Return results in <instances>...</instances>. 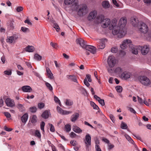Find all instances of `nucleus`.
<instances>
[{
    "mask_svg": "<svg viewBox=\"0 0 151 151\" xmlns=\"http://www.w3.org/2000/svg\"><path fill=\"white\" fill-rule=\"evenodd\" d=\"M25 50L27 52H32L34 50V48L33 46L28 45L25 48Z\"/></svg>",
    "mask_w": 151,
    "mask_h": 151,
    "instance_id": "29",
    "label": "nucleus"
},
{
    "mask_svg": "<svg viewBox=\"0 0 151 151\" xmlns=\"http://www.w3.org/2000/svg\"><path fill=\"white\" fill-rule=\"evenodd\" d=\"M67 77L71 81L76 83H78L77 77L74 75H67Z\"/></svg>",
    "mask_w": 151,
    "mask_h": 151,
    "instance_id": "25",
    "label": "nucleus"
},
{
    "mask_svg": "<svg viewBox=\"0 0 151 151\" xmlns=\"http://www.w3.org/2000/svg\"><path fill=\"white\" fill-rule=\"evenodd\" d=\"M51 114L50 111L45 110L42 114V117L45 119H47L48 118Z\"/></svg>",
    "mask_w": 151,
    "mask_h": 151,
    "instance_id": "22",
    "label": "nucleus"
},
{
    "mask_svg": "<svg viewBox=\"0 0 151 151\" xmlns=\"http://www.w3.org/2000/svg\"><path fill=\"white\" fill-rule=\"evenodd\" d=\"M102 5L104 8L106 9L109 8L110 6L109 2L106 1H104L102 2Z\"/></svg>",
    "mask_w": 151,
    "mask_h": 151,
    "instance_id": "27",
    "label": "nucleus"
},
{
    "mask_svg": "<svg viewBox=\"0 0 151 151\" xmlns=\"http://www.w3.org/2000/svg\"><path fill=\"white\" fill-rule=\"evenodd\" d=\"M17 107L21 111H23L24 110V107L21 104H18L17 105Z\"/></svg>",
    "mask_w": 151,
    "mask_h": 151,
    "instance_id": "43",
    "label": "nucleus"
},
{
    "mask_svg": "<svg viewBox=\"0 0 151 151\" xmlns=\"http://www.w3.org/2000/svg\"><path fill=\"white\" fill-rule=\"evenodd\" d=\"M98 22L101 23V26L104 28L107 27L111 24L110 20L108 18L104 19V17L102 15L97 17Z\"/></svg>",
    "mask_w": 151,
    "mask_h": 151,
    "instance_id": "2",
    "label": "nucleus"
},
{
    "mask_svg": "<svg viewBox=\"0 0 151 151\" xmlns=\"http://www.w3.org/2000/svg\"><path fill=\"white\" fill-rule=\"evenodd\" d=\"M128 109L131 112L133 113L134 114H135L136 113V111L134 110V109L131 107H128Z\"/></svg>",
    "mask_w": 151,
    "mask_h": 151,
    "instance_id": "61",
    "label": "nucleus"
},
{
    "mask_svg": "<svg viewBox=\"0 0 151 151\" xmlns=\"http://www.w3.org/2000/svg\"><path fill=\"white\" fill-rule=\"evenodd\" d=\"M117 91L119 93L121 92L122 90V87L120 86H117L116 87Z\"/></svg>",
    "mask_w": 151,
    "mask_h": 151,
    "instance_id": "47",
    "label": "nucleus"
},
{
    "mask_svg": "<svg viewBox=\"0 0 151 151\" xmlns=\"http://www.w3.org/2000/svg\"><path fill=\"white\" fill-rule=\"evenodd\" d=\"M42 56L40 55L37 54H35L34 55V58L36 60L40 61L42 59Z\"/></svg>",
    "mask_w": 151,
    "mask_h": 151,
    "instance_id": "36",
    "label": "nucleus"
},
{
    "mask_svg": "<svg viewBox=\"0 0 151 151\" xmlns=\"http://www.w3.org/2000/svg\"><path fill=\"white\" fill-rule=\"evenodd\" d=\"M76 1V0H64V4L67 6L71 5L73 10H77L78 6V4Z\"/></svg>",
    "mask_w": 151,
    "mask_h": 151,
    "instance_id": "5",
    "label": "nucleus"
},
{
    "mask_svg": "<svg viewBox=\"0 0 151 151\" xmlns=\"http://www.w3.org/2000/svg\"><path fill=\"white\" fill-rule=\"evenodd\" d=\"M28 115L27 113L25 114L21 118L22 122L25 124L27 122L28 118Z\"/></svg>",
    "mask_w": 151,
    "mask_h": 151,
    "instance_id": "26",
    "label": "nucleus"
},
{
    "mask_svg": "<svg viewBox=\"0 0 151 151\" xmlns=\"http://www.w3.org/2000/svg\"><path fill=\"white\" fill-rule=\"evenodd\" d=\"M91 105L92 106L93 109H99L98 106L96 105L93 102H91L90 103Z\"/></svg>",
    "mask_w": 151,
    "mask_h": 151,
    "instance_id": "46",
    "label": "nucleus"
},
{
    "mask_svg": "<svg viewBox=\"0 0 151 151\" xmlns=\"http://www.w3.org/2000/svg\"><path fill=\"white\" fill-rule=\"evenodd\" d=\"M121 128L123 129H126L127 128V126L125 123L122 122L121 125Z\"/></svg>",
    "mask_w": 151,
    "mask_h": 151,
    "instance_id": "40",
    "label": "nucleus"
},
{
    "mask_svg": "<svg viewBox=\"0 0 151 151\" xmlns=\"http://www.w3.org/2000/svg\"><path fill=\"white\" fill-rule=\"evenodd\" d=\"M116 60L114 56L112 55H109L107 59V63L109 68L108 69L109 72L112 73L113 71L112 68L115 65Z\"/></svg>",
    "mask_w": 151,
    "mask_h": 151,
    "instance_id": "3",
    "label": "nucleus"
},
{
    "mask_svg": "<svg viewBox=\"0 0 151 151\" xmlns=\"http://www.w3.org/2000/svg\"><path fill=\"white\" fill-rule=\"evenodd\" d=\"M76 41L77 44H79L84 49L86 46L87 45L84 40L81 38L77 39Z\"/></svg>",
    "mask_w": 151,
    "mask_h": 151,
    "instance_id": "12",
    "label": "nucleus"
},
{
    "mask_svg": "<svg viewBox=\"0 0 151 151\" xmlns=\"http://www.w3.org/2000/svg\"><path fill=\"white\" fill-rule=\"evenodd\" d=\"M95 148L96 151H101L100 146L96 144L95 145Z\"/></svg>",
    "mask_w": 151,
    "mask_h": 151,
    "instance_id": "56",
    "label": "nucleus"
},
{
    "mask_svg": "<svg viewBox=\"0 0 151 151\" xmlns=\"http://www.w3.org/2000/svg\"><path fill=\"white\" fill-rule=\"evenodd\" d=\"M13 40H14V42H15V41L17 40L19 38V35L18 34H13L12 36H11Z\"/></svg>",
    "mask_w": 151,
    "mask_h": 151,
    "instance_id": "39",
    "label": "nucleus"
},
{
    "mask_svg": "<svg viewBox=\"0 0 151 151\" xmlns=\"http://www.w3.org/2000/svg\"><path fill=\"white\" fill-rule=\"evenodd\" d=\"M5 74L7 75H10L12 74V72L11 70H6L4 72Z\"/></svg>",
    "mask_w": 151,
    "mask_h": 151,
    "instance_id": "51",
    "label": "nucleus"
},
{
    "mask_svg": "<svg viewBox=\"0 0 151 151\" xmlns=\"http://www.w3.org/2000/svg\"><path fill=\"white\" fill-rule=\"evenodd\" d=\"M45 85L51 91L53 90V88L52 86L49 83L45 82Z\"/></svg>",
    "mask_w": 151,
    "mask_h": 151,
    "instance_id": "37",
    "label": "nucleus"
},
{
    "mask_svg": "<svg viewBox=\"0 0 151 151\" xmlns=\"http://www.w3.org/2000/svg\"><path fill=\"white\" fill-rule=\"evenodd\" d=\"M13 21H10L7 25V30L9 31L10 30H13L14 28V26Z\"/></svg>",
    "mask_w": 151,
    "mask_h": 151,
    "instance_id": "20",
    "label": "nucleus"
},
{
    "mask_svg": "<svg viewBox=\"0 0 151 151\" xmlns=\"http://www.w3.org/2000/svg\"><path fill=\"white\" fill-rule=\"evenodd\" d=\"M65 128L67 132H70L71 129V126L69 124H66L65 126Z\"/></svg>",
    "mask_w": 151,
    "mask_h": 151,
    "instance_id": "42",
    "label": "nucleus"
},
{
    "mask_svg": "<svg viewBox=\"0 0 151 151\" xmlns=\"http://www.w3.org/2000/svg\"><path fill=\"white\" fill-rule=\"evenodd\" d=\"M6 105L9 107H12L14 105V102L13 100L8 98L5 101Z\"/></svg>",
    "mask_w": 151,
    "mask_h": 151,
    "instance_id": "17",
    "label": "nucleus"
},
{
    "mask_svg": "<svg viewBox=\"0 0 151 151\" xmlns=\"http://www.w3.org/2000/svg\"><path fill=\"white\" fill-rule=\"evenodd\" d=\"M84 84L87 87H88L90 86V84L87 81L86 78L84 80Z\"/></svg>",
    "mask_w": 151,
    "mask_h": 151,
    "instance_id": "55",
    "label": "nucleus"
},
{
    "mask_svg": "<svg viewBox=\"0 0 151 151\" xmlns=\"http://www.w3.org/2000/svg\"><path fill=\"white\" fill-rule=\"evenodd\" d=\"M86 78L88 79V81L89 82H91L92 80L91 78V75L89 74H87L86 76Z\"/></svg>",
    "mask_w": 151,
    "mask_h": 151,
    "instance_id": "57",
    "label": "nucleus"
},
{
    "mask_svg": "<svg viewBox=\"0 0 151 151\" xmlns=\"http://www.w3.org/2000/svg\"><path fill=\"white\" fill-rule=\"evenodd\" d=\"M22 90L24 92H30L32 91L31 87L28 86H25L22 87Z\"/></svg>",
    "mask_w": 151,
    "mask_h": 151,
    "instance_id": "21",
    "label": "nucleus"
},
{
    "mask_svg": "<svg viewBox=\"0 0 151 151\" xmlns=\"http://www.w3.org/2000/svg\"><path fill=\"white\" fill-rule=\"evenodd\" d=\"M53 27L55 29L57 32L60 31V28L58 24L56 23H54L52 25Z\"/></svg>",
    "mask_w": 151,
    "mask_h": 151,
    "instance_id": "41",
    "label": "nucleus"
},
{
    "mask_svg": "<svg viewBox=\"0 0 151 151\" xmlns=\"http://www.w3.org/2000/svg\"><path fill=\"white\" fill-rule=\"evenodd\" d=\"M97 14V12L96 11H93L91 12L88 17V20L91 21L95 19L96 16Z\"/></svg>",
    "mask_w": 151,
    "mask_h": 151,
    "instance_id": "16",
    "label": "nucleus"
},
{
    "mask_svg": "<svg viewBox=\"0 0 151 151\" xmlns=\"http://www.w3.org/2000/svg\"><path fill=\"white\" fill-rule=\"evenodd\" d=\"M57 110L58 112L63 115H67L72 113L71 111L64 110L59 106L57 107Z\"/></svg>",
    "mask_w": 151,
    "mask_h": 151,
    "instance_id": "19",
    "label": "nucleus"
},
{
    "mask_svg": "<svg viewBox=\"0 0 151 151\" xmlns=\"http://www.w3.org/2000/svg\"><path fill=\"white\" fill-rule=\"evenodd\" d=\"M138 79L140 82L145 86H148L150 84V81L149 78L145 76H139Z\"/></svg>",
    "mask_w": 151,
    "mask_h": 151,
    "instance_id": "6",
    "label": "nucleus"
},
{
    "mask_svg": "<svg viewBox=\"0 0 151 151\" xmlns=\"http://www.w3.org/2000/svg\"><path fill=\"white\" fill-rule=\"evenodd\" d=\"M124 135L130 143L134 144V141L129 135L126 134H125Z\"/></svg>",
    "mask_w": 151,
    "mask_h": 151,
    "instance_id": "32",
    "label": "nucleus"
},
{
    "mask_svg": "<svg viewBox=\"0 0 151 151\" xmlns=\"http://www.w3.org/2000/svg\"><path fill=\"white\" fill-rule=\"evenodd\" d=\"M37 117L36 115H34L32 116L31 119V122L33 124H35L37 122Z\"/></svg>",
    "mask_w": 151,
    "mask_h": 151,
    "instance_id": "33",
    "label": "nucleus"
},
{
    "mask_svg": "<svg viewBox=\"0 0 151 151\" xmlns=\"http://www.w3.org/2000/svg\"><path fill=\"white\" fill-rule=\"evenodd\" d=\"M4 114L5 116L7 118H10L11 116V114H10L8 112H4Z\"/></svg>",
    "mask_w": 151,
    "mask_h": 151,
    "instance_id": "59",
    "label": "nucleus"
},
{
    "mask_svg": "<svg viewBox=\"0 0 151 151\" xmlns=\"http://www.w3.org/2000/svg\"><path fill=\"white\" fill-rule=\"evenodd\" d=\"M98 101L102 106H103L105 105V103L104 100L100 99Z\"/></svg>",
    "mask_w": 151,
    "mask_h": 151,
    "instance_id": "58",
    "label": "nucleus"
},
{
    "mask_svg": "<svg viewBox=\"0 0 151 151\" xmlns=\"http://www.w3.org/2000/svg\"><path fill=\"white\" fill-rule=\"evenodd\" d=\"M47 75V76L48 78L50 79H52L54 78L53 74L51 72L50 70L48 68H47L46 69Z\"/></svg>",
    "mask_w": 151,
    "mask_h": 151,
    "instance_id": "24",
    "label": "nucleus"
},
{
    "mask_svg": "<svg viewBox=\"0 0 151 151\" xmlns=\"http://www.w3.org/2000/svg\"><path fill=\"white\" fill-rule=\"evenodd\" d=\"M79 114L77 112H75L74 114L70 116V120L72 122H75L79 118Z\"/></svg>",
    "mask_w": 151,
    "mask_h": 151,
    "instance_id": "15",
    "label": "nucleus"
},
{
    "mask_svg": "<svg viewBox=\"0 0 151 151\" xmlns=\"http://www.w3.org/2000/svg\"><path fill=\"white\" fill-rule=\"evenodd\" d=\"M21 30L24 32L26 33L29 32V29L27 28L24 27H22L21 28Z\"/></svg>",
    "mask_w": 151,
    "mask_h": 151,
    "instance_id": "44",
    "label": "nucleus"
},
{
    "mask_svg": "<svg viewBox=\"0 0 151 151\" xmlns=\"http://www.w3.org/2000/svg\"><path fill=\"white\" fill-rule=\"evenodd\" d=\"M130 73L125 71L121 74L120 77L123 79L127 80L130 78Z\"/></svg>",
    "mask_w": 151,
    "mask_h": 151,
    "instance_id": "18",
    "label": "nucleus"
},
{
    "mask_svg": "<svg viewBox=\"0 0 151 151\" xmlns=\"http://www.w3.org/2000/svg\"><path fill=\"white\" fill-rule=\"evenodd\" d=\"M127 23V19L125 17L121 18L119 21V25L122 28H125Z\"/></svg>",
    "mask_w": 151,
    "mask_h": 151,
    "instance_id": "11",
    "label": "nucleus"
},
{
    "mask_svg": "<svg viewBox=\"0 0 151 151\" xmlns=\"http://www.w3.org/2000/svg\"><path fill=\"white\" fill-rule=\"evenodd\" d=\"M113 28L112 33L114 35H118L119 38L123 37L126 33V30L125 28H122L120 27H112Z\"/></svg>",
    "mask_w": 151,
    "mask_h": 151,
    "instance_id": "1",
    "label": "nucleus"
},
{
    "mask_svg": "<svg viewBox=\"0 0 151 151\" xmlns=\"http://www.w3.org/2000/svg\"><path fill=\"white\" fill-rule=\"evenodd\" d=\"M118 51V48L116 47H113L111 49V51L113 53H116Z\"/></svg>",
    "mask_w": 151,
    "mask_h": 151,
    "instance_id": "48",
    "label": "nucleus"
},
{
    "mask_svg": "<svg viewBox=\"0 0 151 151\" xmlns=\"http://www.w3.org/2000/svg\"><path fill=\"white\" fill-rule=\"evenodd\" d=\"M117 22V20L116 19H114L112 20L111 26L112 27H109V29L110 30L112 29V27H116V24Z\"/></svg>",
    "mask_w": 151,
    "mask_h": 151,
    "instance_id": "31",
    "label": "nucleus"
},
{
    "mask_svg": "<svg viewBox=\"0 0 151 151\" xmlns=\"http://www.w3.org/2000/svg\"><path fill=\"white\" fill-rule=\"evenodd\" d=\"M73 103L70 100L68 99H67L66 102H65V104L66 105L68 106H71L73 104Z\"/></svg>",
    "mask_w": 151,
    "mask_h": 151,
    "instance_id": "45",
    "label": "nucleus"
},
{
    "mask_svg": "<svg viewBox=\"0 0 151 151\" xmlns=\"http://www.w3.org/2000/svg\"><path fill=\"white\" fill-rule=\"evenodd\" d=\"M114 147V146L111 144V143H109L108 144V149L109 150H110L113 148Z\"/></svg>",
    "mask_w": 151,
    "mask_h": 151,
    "instance_id": "64",
    "label": "nucleus"
},
{
    "mask_svg": "<svg viewBox=\"0 0 151 151\" xmlns=\"http://www.w3.org/2000/svg\"><path fill=\"white\" fill-rule=\"evenodd\" d=\"M49 125L50 126V131L52 132H54L55 131V129L53 125L51 124H49Z\"/></svg>",
    "mask_w": 151,
    "mask_h": 151,
    "instance_id": "50",
    "label": "nucleus"
},
{
    "mask_svg": "<svg viewBox=\"0 0 151 151\" xmlns=\"http://www.w3.org/2000/svg\"><path fill=\"white\" fill-rule=\"evenodd\" d=\"M84 49L90 51L93 54H95L96 52V48L93 46L87 45L86 46Z\"/></svg>",
    "mask_w": 151,
    "mask_h": 151,
    "instance_id": "14",
    "label": "nucleus"
},
{
    "mask_svg": "<svg viewBox=\"0 0 151 151\" xmlns=\"http://www.w3.org/2000/svg\"><path fill=\"white\" fill-rule=\"evenodd\" d=\"M35 135L39 139L41 138V134L40 131L39 130H37L35 131Z\"/></svg>",
    "mask_w": 151,
    "mask_h": 151,
    "instance_id": "35",
    "label": "nucleus"
},
{
    "mask_svg": "<svg viewBox=\"0 0 151 151\" xmlns=\"http://www.w3.org/2000/svg\"><path fill=\"white\" fill-rule=\"evenodd\" d=\"M6 42L9 43H14V42L11 36L8 37H7Z\"/></svg>",
    "mask_w": 151,
    "mask_h": 151,
    "instance_id": "34",
    "label": "nucleus"
},
{
    "mask_svg": "<svg viewBox=\"0 0 151 151\" xmlns=\"http://www.w3.org/2000/svg\"><path fill=\"white\" fill-rule=\"evenodd\" d=\"M113 3L117 7H119V5L116 0H112Z\"/></svg>",
    "mask_w": 151,
    "mask_h": 151,
    "instance_id": "63",
    "label": "nucleus"
},
{
    "mask_svg": "<svg viewBox=\"0 0 151 151\" xmlns=\"http://www.w3.org/2000/svg\"><path fill=\"white\" fill-rule=\"evenodd\" d=\"M139 49L141 51V54L143 55H146L150 51V48L149 45L139 46Z\"/></svg>",
    "mask_w": 151,
    "mask_h": 151,
    "instance_id": "9",
    "label": "nucleus"
},
{
    "mask_svg": "<svg viewBox=\"0 0 151 151\" xmlns=\"http://www.w3.org/2000/svg\"><path fill=\"white\" fill-rule=\"evenodd\" d=\"M23 8L22 6H18L16 8V10L18 12H20L23 10Z\"/></svg>",
    "mask_w": 151,
    "mask_h": 151,
    "instance_id": "54",
    "label": "nucleus"
},
{
    "mask_svg": "<svg viewBox=\"0 0 151 151\" xmlns=\"http://www.w3.org/2000/svg\"><path fill=\"white\" fill-rule=\"evenodd\" d=\"M98 44V47L99 49H104L105 46V42L107 41V40L106 39L102 40L98 39L97 40Z\"/></svg>",
    "mask_w": 151,
    "mask_h": 151,
    "instance_id": "10",
    "label": "nucleus"
},
{
    "mask_svg": "<svg viewBox=\"0 0 151 151\" xmlns=\"http://www.w3.org/2000/svg\"><path fill=\"white\" fill-rule=\"evenodd\" d=\"M139 31L144 34L147 33L148 31V27L147 25L142 22H139L138 26Z\"/></svg>",
    "mask_w": 151,
    "mask_h": 151,
    "instance_id": "7",
    "label": "nucleus"
},
{
    "mask_svg": "<svg viewBox=\"0 0 151 151\" xmlns=\"http://www.w3.org/2000/svg\"><path fill=\"white\" fill-rule=\"evenodd\" d=\"M44 106L45 104L43 103H39L38 104V107L40 109H42L43 108H44Z\"/></svg>",
    "mask_w": 151,
    "mask_h": 151,
    "instance_id": "52",
    "label": "nucleus"
},
{
    "mask_svg": "<svg viewBox=\"0 0 151 151\" xmlns=\"http://www.w3.org/2000/svg\"><path fill=\"white\" fill-rule=\"evenodd\" d=\"M130 48L131 49L132 52L135 55H137L138 54V50L139 49V46H134L132 45V46Z\"/></svg>",
    "mask_w": 151,
    "mask_h": 151,
    "instance_id": "23",
    "label": "nucleus"
},
{
    "mask_svg": "<svg viewBox=\"0 0 151 151\" xmlns=\"http://www.w3.org/2000/svg\"><path fill=\"white\" fill-rule=\"evenodd\" d=\"M73 130L77 133H81L82 132L81 130L79 127L76 126H73Z\"/></svg>",
    "mask_w": 151,
    "mask_h": 151,
    "instance_id": "28",
    "label": "nucleus"
},
{
    "mask_svg": "<svg viewBox=\"0 0 151 151\" xmlns=\"http://www.w3.org/2000/svg\"><path fill=\"white\" fill-rule=\"evenodd\" d=\"M53 47V48L57 49L58 47L57 44L56 43H54L52 42H51L50 44Z\"/></svg>",
    "mask_w": 151,
    "mask_h": 151,
    "instance_id": "53",
    "label": "nucleus"
},
{
    "mask_svg": "<svg viewBox=\"0 0 151 151\" xmlns=\"http://www.w3.org/2000/svg\"><path fill=\"white\" fill-rule=\"evenodd\" d=\"M78 14L79 16H83L86 14L88 12V10L87 6L85 4H82L78 6Z\"/></svg>",
    "mask_w": 151,
    "mask_h": 151,
    "instance_id": "4",
    "label": "nucleus"
},
{
    "mask_svg": "<svg viewBox=\"0 0 151 151\" xmlns=\"http://www.w3.org/2000/svg\"><path fill=\"white\" fill-rule=\"evenodd\" d=\"M45 125V123L43 121H42L40 124V129L43 132H45L44 126Z\"/></svg>",
    "mask_w": 151,
    "mask_h": 151,
    "instance_id": "38",
    "label": "nucleus"
},
{
    "mask_svg": "<svg viewBox=\"0 0 151 151\" xmlns=\"http://www.w3.org/2000/svg\"><path fill=\"white\" fill-rule=\"evenodd\" d=\"M30 111L32 113H34L36 111L37 108L35 107H32L30 108Z\"/></svg>",
    "mask_w": 151,
    "mask_h": 151,
    "instance_id": "49",
    "label": "nucleus"
},
{
    "mask_svg": "<svg viewBox=\"0 0 151 151\" xmlns=\"http://www.w3.org/2000/svg\"><path fill=\"white\" fill-rule=\"evenodd\" d=\"M123 71V69L120 67L116 68L114 70V72L118 74L121 73Z\"/></svg>",
    "mask_w": 151,
    "mask_h": 151,
    "instance_id": "30",
    "label": "nucleus"
},
{
    "mask_svg": "<svg viewBox=\"0 0 151 151\" xmlns=\"http://www.w3.org/2000/svg\"><path fill=\"white\" fill-rule=\"evenodd\" d=\"M70 136L72 138H74L76 136V134L73 132L70 133Z\"/></svg>",
    "mask_w": 151,
    "mask_h": 151,
    "instance_id": "60",
    "label": "nucleus"
},
{
    "mask_svg": "<svg viewBox=\"0 0 151 151\" xmlns=\"http://www.w3.org/2000/svg\"><path fill=\"white\" fill-rule=\"evenodd\" d=\"M91 137L90 135L88 134L86 135L85 137V140L84 141L86 144V146L88 147L91 145Z\"/></svg>",
    "mask_w": 151,
    "mask_h": 151,
    "instance_id": "13",
    "label": "nucleus"
},
{
    "mask_svg": "<svg viewBox=\"0 0 151 151\" xmlns=\"http://www.w3.org/2000/svg\"><path fill=\"white\" fill-rule=\"evenodd\" d=\"M132 41L129 39L125 40L123 41L122 43L120 45V47L123 50L126 49L128 46L130 48L132 46Z\"/></svg>",
    "mask_w": 151,
    "mask_h": 151,
    "instance_id": "8",
    "label": "nucleus"
},
{
    "mask_svg": "<svg viewBox=\"0 0 151 151\" xmlns=\"http://www.w3.org/2000/svg\"><path fill=\"white\" fill-rule=\"evenodd\" d=\"M110 117L113 122H115V117L113 115H112V114L110 115Z\"/></svg>",
    "mask_w": 151,
    "mask_h": 151,
    "instance_id": "62",
    "label": "nucleus"
}]
</instances>
